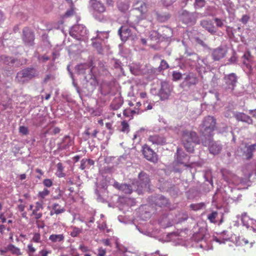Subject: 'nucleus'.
Instances as JSON below:
<instances>
[{
  "label": "nucleus",
  "instance_id": "f257e3e1",
  "mask_svg": "<svg viewBox=\"0 0 256 256\" xmlns=\"http://www.w3.org/2000/svg\"><path fill=\"white\" fill-rule=\"evenodd\" d=\"M216 120L211 116H208L204 118L201 124V132L204 138H202V143L203 146H206L212 142V132L215 130Z\"/></svg>",
  "mask_w": 256,
  "mask_h": 256
},
{
  "label": "nucleus",
  "instance_id": "f03ea898",
  "mask_svg": "<svg viewBox=\"0 0 256 256\" xmlns=\"http://www.w3.org/2000/svg\"><path fill=\"white\" fill-rule=\"evenodd\" d=\"M181 140L186 150L190 152H194L196 144H200V140L196 132L188 130L182 131Z\"/></svg>",
  "mask_w": 256,
  "mask_h": 256
},
{
  "label": "nucleus",
  "instance_id": "7ed1b4c3",
  "mask_svg": "<svg viewBox=\"0 0 256 256\" xmlns=\"http://www.w3.org/2000/svg\"><path fill=\"white\" fill-rule=\"evenodd\" d=\"M95 185V194L97 200L102 203L106 202L108 196V184L106 179L104 177L98 178Z\"/></svg>",
  "mask_w": 256,
  "mask_h": 256
},
{
  "label": "nucleus",
  "instance_id": "20e7f679",
  "mask_svg": "<svg viewBox=\"0 0 256 256\" xmlns=\"http://www.w3.org/2000/svg\"><path fill=\"white\" fill-rule=\"evenodd\" d=\"M38 73L33 67L24 68L17 72L15 82L20 84H24L34 78L38 77Z\"/></svg>",
  "mask_w": 256,
  "mask_h": 256
},
{
  "label": "nucleus",
  "instance_id": "39448f33",
  "mask_svg": "<svg viewBox=\"0 0 256 256\" xmlns=\"http://www.w3.org/2000/svg\"><path fill=\"white\" fill-rule=\"evenodd\" d=\"M222 80V88L226 90H230L231 92H232L238 83V76L235 73H230L228 74H225Z\"/></svg>",
  "mask_w": 256,
  "mask_h": 256
},
{
  "label": "nucleus",
  "instance_id": "423d86ee",
  "mask_svg": "<svg viewBox=\"0 0 256 256\" xmlns=\"http://www.w3.org/2000/svg\"><path fill=\"white\" fill-rule=\"evenodd\" d=\"M150 182V180L148 175L143 172H141L138 174V188L136 190L138 194L142 193V189L149 188Z\"/></svg>",
  "mask_w": 256,
  "mask_h": 256
},
{
  "label": "nucleus",
  "instance_id": "0eeeda50",
  "mask_svg": "<svg viewBox=\"0 0 256 256\" xmlns=\"http://www.w3.org/2000/svg\"><path fill=\"white\" fill-rule=\"evenodd\" d=\"M150 201H152L157 206L164 208H169L170 202L168 198L166 197L158 194L155 196H152L149 198Z\"/></svg>",
  "mask_w": 256,
  "mask_h": 256
},
{
  "label": "nucleus",
  "instance_id": "6e6552de",
  "mask_svg": "<svg viewBox=\"0 0 256 256\" xmlns=\"http://www.w3.org/2000/svg\"><path fill=\"white\" fill-rule=\"evenodd\" d=\"M228 48L223 46H220L211 50V56L214 61H220L227 54Z\"/></svg>",
  "mask_w": 256,
  "mask_h": 256
},
{
  "label": "nucleus",
  "instance_id": "1a4fd4ad",
  "mask_svg": "<svg viewBox=\"0 0 256 256\" xmlns=\"http://www.w3.org/2000/svg\"><path fill=\"white\" fill-rule=\"evenodd\" d=\"M180 20L183 23L190 26H192L196 22V18L194 14L188 12L186 10H184L180 16Z\"/></svg>",
  "mask_w": 256,
  "mask_h": 256
},
{
  "label": "nucleus",
  "instance_id": "9d476101",
  "mask_svg": "<svg viewBox=\"0 0 256 256\" xmlns=\"http://www.w3.org/2000/svg\"><path fill=\"white\" fill-rule=\"evenodd\" d=\"M242 225L247 228H251L254 232H256V220L250 218L246 212H243L241 216Z\"/></svg>",
  "mask_w": 256,
  "mask_h": 256
},
{
  "label": "nucleus",
  "instance_id": "9b49d317",
  "mask_svg": "<svg viewBox=\"0 0 256 256\" xmlns=\"http://www.w3.org/2000/svg\"><path fill=\"white\" fill-rule=\"evenodd\" d=\"M242 171L245 176L250 178L254 174L256 176V161H252L242 168Z\"/></svg>",
  "mask_w": 256,
  "mask_h": 256
},
{
  "label": "nucleus",
  "instance_id": "f8f14e48",
  "mask_svg": "<svg viewBox=\"0 0 256 256\" xmlns=\"http://www.w3.org/2000/svg\"><path fill=\"white\" fill-rule=\"evenodd\" d=\"M158 224L163 228H166L172 226V216L170 214H164L158 220Z\"/></svg>",
  "mask_w": 256,
  "mask_h": 256
},
{
  "label": "nucleus",
  "instance_id": "ddd939ff",
  "mask_svg": "<svg viewBox=\"0 0 256 256\" xmlns=\"http://www.w3.org/2000/svg\"><path fill=\"white\" fill-rule=\"evenodd\" d=\"M205 230L202 229L198 232H196L193 234L192 238L194 240L199 242H200L201 243L198 244V246L202 248L208 250V248H206L204 244H206L205 240L204 239L205 238Z\"/></svg>",
  "mask_w": 256,
  "mask_h": 256
},
{
  "label": "nucleus",
  "instance_id": "4468645a",
  "mask_svg": "<svg viewBox=\"0 0 256 256\" xmlns=\"http://www.w3.org/2000/svg\"><path fill=\"white\" fill-rule=\"evenodd\" d=\"M142 152L146 160H154L157 158L156 154L147 144L142 146Z\"/></svg>",
  "mask_w": 256,
  "mask_h": 256
},
{
  "label": "nucleus",
  "instance_id": "2eb2a0df",
  "mask_svg": "<svg viewBox=\"0 0 256 256\" xmlns=\"http://www.w3.org/2000/svg\"><path fill=\"white\" fill-rule=\"evenodd\" d=\"M230 237L228 234V232L224 230L220 232H216L212 236V240L220 244H224L229 240Z\"/></svg>",
  "mask_w": 256,
  "mask_h": 256
},
{
  "label": "nucleus",
  "instance_id": "dca6fc26",
  "mask_svg": "<svg viewBox=\"0 0 256 256\" xmlns=\"http://www.w3.org/2000/svg\"><path fill=\"white\" fill-rule=\"evenodd\" d=\"M170 94V88L168 84L164 82L161 84V88L159 91V96L162 100L168 98Z\"/></svg>",
  "mask_w": 256,
  "mask_h": 256
},
{
  "label": "nucleus",
  "instance_id": "f3484780",
  "mask_svg": "<svg viewBox=\"0 0 256 256\" xmlns=\"http://www.w3.org/2000/svg\"><path fill=\"white\" fill-rule=\"evenodd\" d=\"M223 178L224 180L227 182L228 184L234 183V184H238L239 183L242 184L244 186H249L251 185V182L245 178H238L236 176H234L233 179L234 180H231L229 178H227L226 176H225L224 175H223Z\"/></svg>",
  "mask_w": 256,
  "mask_h": 256
},
{
  "label": "nucleus",
  "instance_id": "a211bd4d",
  "mask_svg": "<svg viewBox=\"0 0 256 256\" xmlns=\"http://www.w3.org/2000/svg\"><path fill=\"white\" fill-rule=\"evenodd\" d=\"M148 140L154 144L164 145L166 144V138L158 134H153L149 136Z\"/></svg>",
  "mask_w": 256,
  "mask_h": 256
},
{
  "label": "nucleus",
  "instance_id": "6ab92c4d",
  "mask_svg": "<svg viewBox=\"0 0 256 256\" xmlns=\"http://www.w3.org/2000/svg\"><path fill=\"white\" fill-rule=\"evenodd\" d=\"M22 40L27 44L32 43L34 39V34L28 28L23 29Z\"/></svg>",
  "mask_w": 256,
  "mask_h": 256
},
{
  "label": "nucleus",
  "instance_id": "aec40b11",
  "mask_svg": "<svg viewBox=\"0 0 256 256\" xmlns=\"http://www.w3.org/2000/svg\"><path fill=\"white\" fill-rule=\"evenodd\" d=\"M91 6L94 10L102 13L106 11V8L101 2L98 0H90Z\"/></svg>",
  "mask_w": 256,
  "mask_h": 256
},
{
  "label": "nucleus",
  "instance_id": "412c9836",
  "mask_svg": "<svg viewBox=\"0 0 256 256\" xmlns=\"http://www.w3.org/2000/svg\"><path fill=\"white\" fill-rule=\"evenodd\" d=\"M200 25L212 34H215L216 32V30L211 20H202Z\"/></svg>",
  "mask_w": 256,
  "mask_h": 256
},
{
  "label": "nucleus",
  "instance_id": "4be33fe9",
  "mask_svg": "<svg viewBox=\"0 0 256 256\" xmlns=\"http://www.w3.org/2000/svg\"><path fill=\"white\" fill-rule=\"evenodd\" d=\"M245 148L246 150L244 152V155L248 160L252 158L253 157L254 153L256 150V144L251 145H248V144H246Z\"/></svg>",
  "mask_w": 256,
  "mask_h": 256
},
{
  "label": "nucleus",
  "instance_id": "5701e85b",
  "mask_svg": "<svg viewBox=\"0 0 256 256\" xmlns=\"http://www.w3.org/2000/svg\"><path fill=\"white\" fill-rule=\"evenodd\" d=\"M118 33L122 41H126L132 36V32L130 28L126 26H122L118 30Z\"/></svg>",
  "mask_w": 256,
  "mask_h": 256
},
{
  "label": "nucleus",
  "instance_id": "b1692460",
  "mask_svg": "<svg viewBox=\"0 0 256 256\" xmlns=\"http://www.w3.org/2000/svg\"><path fill=\"white\" fill-rule=\"evenodd\" d=\"M207 146H209L210 152L214 155L218 154L222 150L221 146L216 142H213L212 138L211 142Z\"/></svg>",
  "mask_w": 256,
  "mask_h": 256
},
{
  "label": "nucleus",
  "instance_id": "393cba45",
  "mask_svg": "<svg viewBox=\"0 0 256 256\" xmlns=\"http://www.w3.org/2000/svg\"><path fill=\"white\" fill-rule=\"evenodd\" d=\"M74 141L68 136H64L62 142L60 144V148L62 149H66L72 146Z\"/></svg>",
  "mask_w": 256,
  "mask_h": 256
},
{
  "label": "nucleus",
  "instance_id": "a878e982",
  "mask_svg": "<svg viewBox=\"0 0 256 256\" xmlns=\"http://www.w3.org/2000/svg\"><path fill=\"white\" fill-rule=\"evenodd\" d=\"M236 118L238 120L246 122L248 124H252L253 123V120L252 118L244 113H238L236 114Z\"/></svg>",
  "mask_w": 256,
  "mask_h": 256
},
{
  "label": "nucleus",
  "instance_id": "bb28decb",
  "mask_svg": "<svg viewBox=\"0 0 256 256\" xmlns=\"http://www.w3.org/2000/svg\"><path fill=\"white\" fill-rule=\"evenodd\" d=\"M185 81L188 86L195 85L198 82V78L194 74H188L185 78Z\"/></svg>",
  "mask_w": 256,
  "mask_h": 256
},
{
  "label": "nucleus",
  "instance_id": "cd10ccee",
  "mask_svg": "<svg viewBox=\"0 0 256 256\" xmlns=\"http://www.w3.org/2000/svg\"><path fill=\"white\" fill-rule=\"evenodd\" d=\"M156 19L157 20L161 22H165L170 18V14L168 13H160L156 12Z\"/></svg>",
  "mask_w": 256,
  "mask_h": 256
},
{
  "label": "nucleus",
  "instance_id": "c85d7f7f",
  "mask_svg": "<svg viewBox=\"0 0 256 256\" xmlns=\"http://www.w3.org/2000/svg\"><path fill=\"white\" fill-rule=\"evenodd\" d=\"M64 236L62 234H52L49 237V240L52 242H62L64 240Z\"/></svg>",
  "mask_w": 256,
  "mask_h": 256
},
{
  "label": "nucleus",
  "instance_id": "c756f323",
  "mask_svg": "<svg viewBox=\"0 0 256 256\" xmlns=\"http://www.w3.org/2000/svg\"><path fill=\"white\" fill-rule=\"evenodd\" d=\"M81 28L82 26L80 25L73 26L70 31V34L74 38H78V35H80L78 30Z\"/></svg>",
  "mask_w": 256,
  "mask_h": 256
},
{
  "label": "nucleus",
  "instance_id": "7c9ffc66",
  "mask_svg": "<svg viewBox=\"0 0 256 256\" xmlns=\"http://www.w3.org/2000/svg\"><path fill=\"white\" fill-rule=\"evenodd\" d=\"M71 230L70 232V236L72 238L78 236L82 232V229L75 226H71L70 228Z\"/></svg>",
  "mask_w": 256,
  "mask_h": 256
},
{
  "label": "nucleus",
  "instance_id": "2f4dec72",
  "mask_svg": "<svg viewBox=\"0 0 256 256\" xmlns=\"http://www.w3.org/2000/svg\"><path fill=\"white\" fill-rule=\"evenodd\" d=\"M7 250L10 251L14 254H16L17 256H20L22 254L20 249L12 244H9L7 246Z\"/></svg>",
  "mask_w": 256,
  "mask_h": 256
},
{
  "label": "nucleus",
  "instance_id": "473e14b6",
  "mask_svg": "<svg viewBox=\"0 0 256 256\" xmlns=\"http://www.w3.org/2000/svg\"><path fill=\"white\" fill-rule=\"evenodd\" d=\"M0 60L4 64L8 66L12 65L16 62L14 58L10 56H2Z\"/></svg>",
  "mask_w": 256,
  "mask_h": 256
},
{
  "label": "nucleus",
  "instance_id": "72a5a7b5",
  "mask_svg": "<svg viewBox=\"0 0 256 256\" xmlns=\"http://www.w3.org/2000/svg\"><path fill=\"white\" fill-rule=\"evenodd\" d=\"M218 214V212L216 211L213 210L208 214V220L210 222L215 224L217 222Z\"/></svg>",
  "mask_w": 256,
  "mask_h": 256
},
{
  "label": "nucleus",
  "instance_id": "f704fd0d",
  "mask_svg": "<svg viewBox=\"0 0 256 256\" xmlns=\"http://www.w3.org/2000/svg\"><path fill=\"white\" fill-rule=\"evenodd\" d=\"M120 187V190L124 193L126 194H130L132 191V186L130 184H122Z\"/></svg>",
  "mask_w": 256,
  "mask_h": 256
},
{
  "label": "nucleus",
  "instance_id": "c9c22d12",
  "mask_svg": "<svg viewBox=\"0 0 256 256\" xmlns=\"http://www.w3.org/2000/svg\"><path fill=\"white\" fill-rule=\"evenodd\" d=\"M236 244L238 246L246 245L248 243V240L242 238V236H237L235 238Z\"/></svg>",
  "mask_w": 256,
  "mask_h": 256
},
{
  "label": "nucleus",
  "instance_id": "e433bc0d",
  "mask_svg": "<svg viewBox=\"0 0 256 256\" xmlns=\"http://www.w3.org/2000/svg\"><path fill=\"white\" fill-rule=\"evenodd\" d=\"M54 212L56 214H62L65 212V209L64 208H61L60 206L57 203H54L52 206Z\"/></svg>",
  "mask_w": 256,
  "mask_h": 256
},
{
  "label": "nucleus",
  "instance_id": "4c0bfd02",
  "mask_svg": "<svg viewBox=\"0 0 256 256\" xmlns=\"http://www.w3.org/2000/svg\"><path fill=\"white\" fill-rule=\"evenodd\" d=\"M64 166L62 163L59 162L57 164L56 175L59 178L64 177L66 174L63 172Z\"/></svg>",
  "mask_w": 256,
  "mask_h": 256
},
{
  "label": "nucleus",
  "instance_id": "58836bf2",
  "mask_svg": "<svg viewBox=\"0 0 256 256\" xmlns=\"http://www.w3.org/2000/svg\"><path fill=\"white\" fill-rule=\"evenodd\" d=\"M138 4H139L138 2ZM140 6L136 8L142 14H144L148 11V8L145 2H140Z\"/></svg>",
  "mask_w": 256,
  "mask_h": 256
},
{
  "label": "nucleus",
  "instance_id": "ea45409f",
  "mask_svg": "<svg viewBox=\"0 0 256 256\" xmlns=\"http://www.w3.org/2000/svg\"><path fill=\"white\" fill-rule=\"evenodd\" d=\"M177 160L187 158V155L185 154L180 148H178L176 151Z\"/></svg>",
  "mask_w": 256,
  "mask_h": 256
},
{
  "label": "nucleus",
  "instance_id": "a19ab883",
  "mask_svg": "<svg viewBox=\"0 0 256 256\" xmlns=\"http://www.w3.org/2000/svg\"><path fill=\"white\" fill-rule=\"evenodd\" d=\"M60 128L57 126H52L48 128V130L46 131V133H49L52 135H56L60 132Z\"/></svg>",
  "mask_w": 256,
  "mask_h": 256
},
{
  "label": "nucleus",
  "instance_id": "79ce46f5",
  "mask_svg": "<svg viewBox=\"0 0 256 256\" xmlns=\"http://www.w3.org/2000/svg\"><path fill=\"white\" fill-rule=\"evenodd\" d=\"M204 206V204L201 202L199 204H192L190 205V208L194 210H198L202 209Z\"/></svg>",
  "mask_w": 256,
  "mask_h": 256
},
{
  "label": "nucleus",
  "instance_id": "37998d69",
  "mask_svg": "<svg viewBox=\"0 0 256 256\" xmlns=\"http://www.w3.org/2000/svg\"><path fill=\"white\" fill-rule=\"evenodd\" d=\"M121 132L124 133H128L129 132L130 126L128 124L126 120H124L121 122Z\"/></svg>",
  "mask_w": 256,
  "mask_h": 256
},
{
  "label": "nucleus",
  "instance_id": "c03bdc74",
  "mask_svg": "<svg viewBox=\"0 0 256 256\" xmlns=\"http://www.w3.org/2000/svg\"><path fill=\"white\" fill-rule=\"evenodd\" d=\"M74 14V6H70V8L68 10L66 13L62 16L63 18H68L72 16Z\"/></svg>",
  "mask_w": 256,
  "mask_h": 256
},
{
  "label": "nucleus",
  "instance_id": "a18cd8bd",
  "mask_svg": "<svg viewBox=\"0 0 256 256\" xmlns=\"http://www.w3.org/2000/svg\"><path fill=\"white\" fill-rule=\"evenodd\" d=\"M49 194L50 191L46 188H45L42 191L39 192L38 196L39 198L41 199H44L46 196H48Z\"/></svg>",
  "mask_w": 256,
  "mask_h": 256
},
{
  "label": "nucleus",
  "instance_id": "49530a36",
  "mask_svg": "<svg viewBox=\"0 0 256 256\" xmlns=\"http://www.w3.org/2000/svg\"><path fill=\"white\" fill-rule=\"evenodd\" d=\"M136 226V228L138 230V232L144 234V235H146V236H150L151 235H152V234L150 232L148 231V230H145L142 228H141L140 226Z\"/></svg>",
  "mask_w": 256,
  "mask_h": 256
},
{
  "label": "nucleus",
  "instance_id": "de8ad7c7",
  "mask_svg": "<svg viewBox=\"0 0 256 256\" xmlns=\"http://www.w3.org/2000/svg\"><path fill=\"white\" fill-rule=\"evenodd\" d=\"M169 67L168 62L164 60H161L158 68L160 70H164Z\"/></svg>",
  "mask_w": 256,
  "mask_h": 256
},
{
  "label": "nucleus",
  "instance_id": "09e8293b",
  "mask_svg": "<svg viewBox=\"0 0 256 256\" xmlns=\"http://www.w3.org/2000/svg\"><path fill=\"white\" fill-rule=\"evenodd\" d=\"M98 228L100 230L104 232L106 230V232H109L110 230L107 228L106 222H103L102 224H98Z\"/></svg>",
  "mask_w": 256,
  "mask_h": 256
},
{
  "label": "nucleus",
  "instance_id": "8fccbe9b",
  "mask_svg": "<svg viewBox=\"0 0 256 256\" xmlns=\"http://www.w3.org/2000/svg\"><path fill=\"white\" fill-rule=\"evenodd\" d=\"M44 208L42 202H36V206L32 212H38Z\"/></svg>",
  "mask_w": 256,
  "mask_h": 256
},
{
  "label": "nucleus",
  "instance_id": "3c124183",
  "mask_svg": "<svg viewBox=\"0 0 256 256\" xmlns=\"http://www.w3.org/2000/svg\"><path fill=\"white\" fill-rule=\"evenodd\" d=\"M32 240L34 242L39 243L40 242V233L36 232L34 234Z\"/></svg>",
  "mask_w": 256,
  "mask_h": 256
},
{
  "label": "nucleus",
  "instance_id": "603ef678",
  "mask_svg": "<svg viewBox=\"0 0 256 256\" xmlns=\"http://www.w3.org/2000/svg\"><path fill=\"white\" fill-rule=\"evenodd\" d=\"M143 112V110H140V108H134V110H130V116L132 117L133 116L134 114H140Z\"/></svg>",
  "mask_w": 256,
  "mask_h": 256
},
{
  "label": "nucleus",
  "instance_id": "864d4df0",
  "mask_svg": "<svg viewBox=\"0 0 256 256\" xmlns=\"http://www.w3.org/2000/svg\"><path fill=\"white\" fill-rule=\"evenodd\" d=\"M181 73L178 72H174L172 73V78L174 80H178L182 78Z\"/></svg>",
  "mask_w": 256,
  "mask_h": 256
},
{
  "label": "nucleus",
  "instance_id": "5fc2aeb1",
  "mask_svg": "<svg viewBox=\"0 0 256 256\" xmlns=\"http://www.w3.org/2000/svg\"><path fill=\"white\" fill-rule=\"evenodd\" d=\"M205 0H196L195 6L198 8H202L205 5Z\"/></svg>",
  "mask_w": 256,
  "mask_h": 256
},
{
  "label": "nucleus",
  "instance_id": "6e6d98bb",
  "mask_svg": "<svg viewBox=\"0 0 256 256\" xmlns=\"http://www.w3.org/2000/svg\"><path fill=\"white\" fill-rule=\"evenodd\" d=\"M237 60V57L236 56V52H234L231 57L228 59V64H234L236 62Z\"/></svg>",
  "mask_w": 256,
  "mask_h": 256
},
{
  "label": "nucleus",
  "instance_id": "4d7b16f0",
  "mask_svg": "<svg viewBox=\"0 0 256 256\" xmlns=\"http://www.w3.org/2000/svg\"><path fill=\"white\" fill-rule=\"evenodd\" d=\"M44 185L50 188L52 185V182L50 179L46 178L43 181Z\"/></svg>",
  "mask_w": 256,
  "mask_h": 256
},
{
  "label": "nucleus",
  "instance_id": "13d9d810",
  "mask_svg": "<svg viewBox=\"0 0 256 256\" xmlns=\"http://www.w3.org/2000/svg\"><path fill=\"white\" fill-rule=\"evenodd\" d=\"M19 132L23 134L26 135L28 134V128L24 126H20L19 128Z\"/></svg>",
  "mask_w": 256,
  "mask_h": 256
},
{
  "label": "nucleus",
  "instance_id": "bf43d9fd",
  "mask_svg": "<svg viewBox=\"0 0 256 256\" xmlns=\"http://www.w3.org/2000/svg\"><path fill=\"white\" fill-rule=\"evenodd\" d=\"M38 58L39 61L45 62L46 61L50 59V58L46 55H44L41 56H38Z\"/></svg>",
  "mask_w": 256,
  "mask_h": 256
},
{
  "label": "nucleus",
  "instance_id": "052dcab7",
  "mask_svg": "<svg viewBox=\"0 0 256 256\" xmlns=\"http://www.w3.org/2000/svg\"><path fill=\"white\" fill-rule=\"evenodd\" d=\"M214 20L216 24V25L218 27L222 28L224 26V22L221 19L218 18H215Z\"/></svg>",
  "mask_w": 256,
  "mask_h": 256
},
{
  "label": "nucleus",
  "instance_id": "680f3d73",
  "mask_svg": "<svg viewBox=\"0 0 256 256\" xmlns=\"http://www.w3.org/2000/svg\"><path fill=\"white\" fill-rule=\"evenodd\" d=\"M28 252L30 255V254H33L36 252V248L33 247L32 244H29L28 245Z\"/></svg>",
  "mask_w": 256,
  "mask_h": 256
},
{
  "label": "nucleus",
  "instance_id": "e2e57ef3",
  "mask_svg": "<svg viewBox=\"0 0 256 256\" xmlns=\"http://www.w3.org/2000/svg\"><path fill=\"white\" fill-rule=\"evenodd\" d=\"M54 76L50 74H48L46 76L45 78H44L43 82L44 83H47L50 80H54Z\"/></svg>",
  "mask_w": 256,
  "mask_h": 256
},
{
  "label": "nucleus",
  "instance_id": "0e129e2a",
  "mask_svg": "<svg viewBox=\"0 0 256 256\" xmlns=\"http://www.w3.org/2000/svg\"><path fill=\"white\" fill-rule=\"evenodd\" d=\"M250 17L246 14H244L242 16V18H241V22L244 24H246L248 21L250 20Z\"/></svg>",
  "mask_w": 256,
  "mask_h": 256
},
{
  "label": "nucleus",
  "instance_id": "69168bd1",
  "mask_svg": "<svg viewBox=\"0 0 256 256\" xmlns=\"http://www.w3.org/2000/svg\"><path fill=\"white\" fill-rule=\"evenodd\" d=\"M106 5L108 7L113 8L114 5V0H105Z\"/></svg>",
  "mask_w": 256,
  "mask_h": 256
},
{
  "label": "nucleus",
  "instance_id": "338daca9",
  "mask_svg": "<svg viewBox=\"0 0 256 256\" xmlns=\"http://www.w3.org/2000/svg\"><path fill=\"white\" fill-rule=\"evenodd\" d=\"M0 220L2 224H4L6 222V219L4 216V213L2 212H0Z\"/></svg>",
  "mask_w": 256,
  "mask_h": 256
},
{
  "label": "nucleus",
  "instance_id": "774afa93",
  "mask_svg": "<svg viewBox=\"0 0 256 256\" xmlns=\"http://www.w3.org/2000/svg\"><path fill=\"white\" fill-rule=\"evenodd\" d=\"M106 254V250H105L100 248L98 250V256H104Z\"/></svg>",
  "mask_w": 256,
  "mask_h": 256
}]
</instances>
